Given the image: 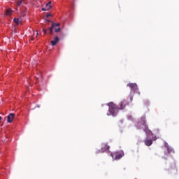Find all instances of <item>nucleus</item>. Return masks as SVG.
I'll list each match as a JSON object with an SVG mask.
<instances>
[{
    "label": "nucleus",
    "instance_id": "f257e3e1",
    "mask_svg": "<svg viewBox=\"0 0 179 179\" xmlns=\"http://www.w3.org/2000/svg\"><path fill=\"white\" fill-rule=\"evenodd\" d=\"M141 127H143V131L145 134H150V135L153 136V133H152V131L149 130V127H148V124H146V117H142L141 120L137 123L138 129H141V128H142Z\"/></svg>",
    "mask_w": 179,
    "mask_h": 179
},
{
    "label": "nucleus",
    "instance_id": "f3484780",
    "mask_svg": "<svg viewBox=\"0 0 179 179\" xmlns=\"http://www.w3.org/2000/svg\"><path fill=\"white\" fill-rule=\"evenodd\" d=\"M22 3H23V0L17 1V6H22Z\"/></svg>",
    "mask_w": 179,
    "mask_h": 179
},
{
    "label": "nucleus",
    "instance_id": "f03ea898",
    "mask_svg": "<svg viewBox=\"0 0 179 179\" xmlns=\"http://www.w3.org/2000/svg\"><path fill=\"white\" fill-rule=\"evenodd\" d=\"M108 106H109L108 111L110 113V115H113V117H115L117 114H118V110L120 108L115 105V103L113 102H110L107 104Z\"/></svg>",
    "mask_w": 179,
    "mask_h": 179
},
{
    "label": "nucleus",
    "instance_id": "a878e982",
    "mask_svg": "<svg viewBox=\"0 0 179 179\" xmlns=\"http://www.w3.org/2000/svg\"><path fill=\"white\" fill-rule=\"evenodd\" d=\"M31 41H33V38H31Z\"/></svg>",
    "mask_w": 179,
    "mask_h": 179
},
{
    "label": "nucleus",
    "instance_id": "aec40b11",
    "mask_svg": "<svg viewBox=\"0 0 179 179\" xmlns=\"http://www.w3.org/2000/svg\"><path fill=\"white\" fill-rule=\"evenodd\" d=\"M38 36V31H36V37Z\"/></svg>",
    "mask_w": 179,
    "mask_h": 179
},
{
    "label": "nucleus",
    "instance_id": "412c9836",
    "mask_svg": "<svg viewBox=\"0 0 179 179\" xmlns=\"http://www.w3.org/2000/svg\"><path fill=\"white\" fill-rule=\"evenodd\" d=\"M51 16V14H47L46 17H50Z\"/></svg>",
    "mask_w": 179,
    "mask_h": 179
},
{
    "label": "nucleus",
    "instance_id": "20e7f679",
    "mask_svg": "<svg viewBox=\"0 0 179 179\" xmlns=\"http://www.w3.org/2000/svg\"><path fill=\"white\" fill-rule=\"evenodd\" d=\"M127 86L130 87L131 92H134V93H137L138 94H141V92L138 89V85H136V83H129L127 84Z\"/></svg>",
    "mask_w": 179,
    "mask_h": 179
},
{
    "label": "nucleus",
    "instance_id": "b1692460",
    "mask_svg": "<svg viewBox=\"0 0 179 179\" xmlns=\"http://www.w3.org/2000/svg\"><path fill=\"white\" fill-rule=\"evenodd\" d=\"M131 101H132V97L131 98Z\"/></svg>",
    "mask_w": 179,
    "mask_h": 179
},
{
    "label": "nucleus",
    "instance_id": "393cba45",
    "mask_svg": "<svg viewBox=\"0 0 179 179\" xmlns=\"http://www.w3.org/2000/svg\"><path fill=\"white\" fill-rule=\"evenodd\" d=\"M48 22H51L50 20H48Z\"/></svg>",
    "mask_w": 179,
    "mask_h": 179
},
{
    "label": "nucleus",
    "instance_id": "2eb2a0df",
    "mask_svg": "<svg viewBox=\"0 0 179 179\" xmlns=\"http://www.w3.org/2000/svg\"><path fill=\"white\" fill-rule=\"evenodd\" d=\"M53 29H55V33H59V31H61V28L59 27V26L55 27Z\"/></svg>",
    "mask_w": 179,
    "mask_h": 179
},
{
    "label": "nucleus",
    "instance_id": "0eeeda50",
    "mask_svg": "<svg viewBox=\"0 0 179 179\" xmlns=\"http://www.w3.org/2000/svg\"><path fill=\"white\" fill-rule=\"evenodd\" d=\"M129 104L127 100H123L120 103L119 110H124Z\"/></svg>",
    "mask_w": 179,
    "mask_h": 179
},
{
    "label": "nucleus",
    "instance_id": "423d86ee",
    "mask_svg": "<svg viewBox=\"0 0 179 179\" xmlns=\"http://www.w3.org/2000/svg\"><path fill=\"white\" fill-rule=\"evenodd\" d=\"M109 149L110 146L107 145V143H102L101 148L99 150V153H104V152H106V150H108Z\"/></svg>",
    "mask_w": 179,
    "mask_h": 179
},
{
    "label": "nucleus",
    "instance_id": "7ed1b4c3",
    "mask_svg": "<svg viewBox=\"0 0 179 179\" xmlns=\"http://www.w3.org/2000/svg\"><path fill=\"white\" fill-rule=\"evenodd\" d=\"M124 152H111L110 156L113 159V160H120L124 156Z\"/></svg>",
    "mask_w": 179,
    "mask_h": 179
},
{
    "label": "nucleus",
    "instance_id": "dca6fc26",
    "mask_svg": "<svg viewBox=\"0 0 179 179\" xmlns=\"http://www.w3.org/2000/svg\"><path fill=\"white\" fill-rule=\"evenodd\" d=\"M13 22L14 23H15V24H19V23L20 22V21L17 18H14Z\"/></svg>",
    "mask_w": 179,
    "mask_h": 179
},
{
    "label": "nucleus",
    "instance_id": "9d476101",
    "mask_svg": "<svg viewBox=\"0 0 179 179\" xmlns=\"http://www.w3.org/2000/svg\"><path fill=\"white\" fill-rule=\"evenodd\" d=\"M144 143L146 146H152V144L153 143V141H152V139H148V138H146L145 141H144Z\"/></svg>",
    "mask_w": 179,
    "mask_h": 179
},
{
    "label": "nucleus",
    "instance_id": "6e6552de",
    "mask_svg": "<svg viewBox=\"0 0 179 179\" xmlns=\"http://www.w3.org/2000/svg\"><path fill=\"white\" fill-rule=\"evenodd\" d=\"M15 118V113H10L8 116H7V122H8L9 124H10V122H12L13 121V119Z\"/></svg>",
    "mask_w": 179,
    "mask_h": 179
},
{
    "label": "nucleus",
    "instance_id": "5701e85b",
    "mask_svg": "<svg viewBox=\"0 0 179 179\" xmlns=\"http://www.w3.org/2000/svg\"><path fill=\"white\" fill-rule=\"evenodd\" d=\"M1 120H2V117L0 116V121H1Z\"/></svg>",
    "mask_w": 179,
    "mask_h": 179
},
{
    "label": "nucleus",
    "instance_id": "39448f33",
    "mask_svg": "<svg viewBox=\"0 0 179 179\" xmlns=\"http://www.w3.org/2000/svg\"><path fill=\"white\" fill-rule=\"evenodd\" d=\"M59 26H61V24L52 22V26L48 29L50 34L52 35L54 33V27H58Z\"/></svg>",
    "mask_w": 179,
    "mask_h": 179
},
{
    "label": "nucleus",
    "instance_id": "a211bd4d",
    "mask_svg": "<svg viewBox=\"0 0 179 179\" xmlns=\"http://www.w3.org/2000/svg\"><path fill=\"white\" fill-rule=\"evenodd\" d=\"M43 31L44 34H47L48 29H43Z\"/></svg>",
    "mask_w": 179,
    "mask_h": 179
},
{
    "label": "nucleus",
    "instance_id": "9b49d317",
    "mask_svg": "<svg viewBox=\"0 0 179 179\" xmlns=\"http://www.w3.org/2000/svg\"><path fill=\"white\" fill-rule=\"evenodd\" d=\"M168 153L169 155H173L174 153V149H173L171 147L168 146L167 147Z\"/></svg>",
    "mask_w": 179,
    "mask_h": 179
},
{
    "label": "nucleus",
    "instance_id": "1a4fd4ad",
    "mask_svg": "<svg viewBox=\"0 0 179 179\" xmlns=\"http://www.w3.org/2000/svg\"><path fill=\"white\" fill-rule=\"evenodd\" d=\"M58 43H59V38L56 36L53 41H51L50 44L54 47L55 45H57Z\"/></svg>",
    "mask_w": 179,
    "mask_h": 179
},
{
    "label": "nucleus",
    "instance_id": "f8f14e48",
    "mask_svg": "<svg viewBox=\"0 0 179 179\" xmlns=\"http://www.w3.org/2000/svg\"><path fill=\"white\" fill-rule=\"evenodd\" d=\"M45 8L48 10H50V9H51V8H52V6H51V1H49L48 3H47L45 4Z\"/></svg>",
    "mask_w": 179,
    "mask_h": 179
},
{
    "label": "nucleus",
    "instance_id": "4468645a",
    "mask_svg": "<svg viewBox=\"0 0 179 179\" xmlns=\"http://www.w3.org/2000/svg\"><path fill=\"white\" fill-rule=\"evenodd\" d=\"M169 171L171 173L172 171H174V173H177V169L176 168V165H173V168H170L169 169Z\"/></svg>",
    "mask_w": 179,
    "mask_h": 179
},
{
    "label": "nucleus",
    "instance_id": "4be33fe9",
    "mask_svg": "<svg viewBox=\"0 0 179 179\" xmlns=\"http://www.w3.org/2000/svg\"><path fill=\"white\" fill-rule=\"evenodd\" d=\"M152 139H153V141H156L157 138L154 137Z\"/></svg>",
    "mask_w": 179,
    "mask_h": 179
},
{
    "label": "nucleus",
    "instance_id": "ddd939ff",
    "mask_svg": "<svg viewBox=\"0 0 179 179\" xmlns=\"http://www.w3.org/2000/svg\"><path fill=\"white\" fill-rule=\"evenodd\" d=\"M12 9L10 8H8L7 10H6V16H10V15H12Z\"/></svg>",
    "mask_w": 179,
    "mask_h": 179
},
{
    "label": "nucleus",
    "instance_id": "6ab92c4d",
    "mask_svg": "<svg viewBox=\"0 0 179 179\" xmlns=\"http://www.w3.org/2000/svg\"><path fill=\"white\" fill-rule=\"evenodd\" d=\"M42 10L45 11V10H47V8H46L45 6V8H42Z\"/></svg>",
    "mask_w": 179,
    "mask_h": 179
}]
</instances>
